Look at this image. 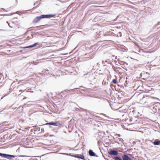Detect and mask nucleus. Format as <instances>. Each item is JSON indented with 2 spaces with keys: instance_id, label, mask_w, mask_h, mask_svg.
Returning <instances> with one entry per match:
<instances>
[{
  "instance_id": "f257e3e1",
  "label": "nucleus",
  "mask_w": 160,
  "mask_h": 160,
  "mask_svg": "<svg viewBox=\"0 0 160 160\" xmlns=\"http://www.w3.org/2000/svg\"><path fill=\"white\" fill-rule=\"evenodd\" d=\"M0 156L10 160H12L13 158H15L16 157V155H10L1 152H0Z\"/></svg>"
},
{
  "instance_id": "f03ea898",
  "label": "nucleus",
  "mask_w": 160,
  "mask_h": 160,
  "mask_svg": "<svg viewBox=\"0 0 160 160\" xmlns=\"http://www.w3.org/2000/svg\"><path fill=\"white\" fill-rule=\"evenodd\" d=\"M50 125L54 126H58L59 127H61L62 126V125L59 122L57 121L55 122H50L48 123H46L45 124H44L42 125L41 126H44L45 125Z\"/></svg>"
},
{
  "instance_id": "7ed1b4c3",
  "label": "nucleus",
  "mask_w": 160,
  "mask_h": 160,
  "mask_svg": "<svg viewBox=\"0 0 160 160\" xmlns=\"http://www.w3.org/2000/svg\"><path fill=\"white\" fill-rule=\"evenodd\" d=\"M123 160H133L131 158V155L130 154L124 153L122 155Z\"/></svg>"
},
{
  "instance_id": "20e7f679",
  "label": "nucleus",
  "mask_w": 160,
  "mask_h": 160,
  "mask_svg": "<svg viewBox=\"0 0 160 160\" xmlns=\"http://www.w3.org/2000/svg\"><path fill=\"white\" fill-rule=\"evenodd\" d=\"M109 154L111 156H117L118 155V151L117 150L110 149L108 152Z\"/></svg>"
},
{
  "instance_id": "39448f33",
  "label": "nucleus",
  "mask_w": 160,
  "mask_h": 160,
  "mask_svg": "<svg viewBox=\"0 0 160 160\" xmlns=\"http://www.w3.org/2000/svg\"><path fill=\"white\" fill-rule=\"evenodd\" d=\"M72 156L73 157L75 158L81 159L83 160L85 159V156L83 155V154H74Z\"/></svg>"
},
{
  "instance_id": "423d86ee",
  "label": "nucleus",
  "mask_w": 160,
  "mask_h": 160,
  "mask_svg": "<svg viewBox=\"0 0 160 160\" xmlns=\"http://www.w3.org/2000/svg\"><path fill=\"white\" fill-rule=\"evenodd\" d=\"M151 108L155 112H157V110H158L159 109L158 107L155 105L154 104H153L151 106Z\"/></svg>"
},
{
  "instance_id": "0eeeda50",
  "label": "nucleus",
  "mask_w": 160,
  "mask_h": 160,
  "mask_svg": "<svg viewBox=\"0 0 160 160\" xmlns=\"http://www.w3.org/2000/svg\"><path fill=\"white\" fill-rule=\"evenodd\" d=\"M88 153L89 155L91 157H98V156L92 150L90 149L88 152Z\"/></svg>"
},
{
  "instance_id": "6e6552de",
  "label": "nucleus",
  "mask_w": 160,
  "mask_h": 160,
  "mask_svg": "<svg viewBox=\"0 0 160 160\" xmlns=\"http://www.w3.org/2000/svg\"><path fill=\"white\" fill-rule=\"evenodd\" d=\"M56 15V14H44V18H52L54 17Z\"/></svg>"
},
{
  "instance_id": "1a4fd4ad",
  "label": "nucleus",
  "mask_w": 160,
  "mask_h": 160,
  "mask_svg": "<svg viewBox=\"0 0 160 160\" xmlns=\"http://www.w3.org/2000/svg\"><path fill=\"white\" fill-rule=\"evenodd\" d=\"M153 144L155 145H160V140L158 139H156L152 142Z\"/></svg>"
},
{
  "instance_id": "9d476101",
  "label": "nucleus",
  "mask_w": 160,
  "mask_h": 160,
  "mask_svg": "<svg viewBox=\"0 0 160 160\" xmlns=\"http://www.w3.org/2000/svg\"><path fill=\"white\" fill-rule=\"evenodd\" d=\"M32 45L33 47H34L37 46V48H39L42 47V44L40 43L39 42H35L34 44H32Z\"/></svg>"
},
{
  "instance_id": "9b49d317",
  "label": "nucleus",
  "mask_w": 160,
  "mask_h": 160,
  "mask_svg": "<svg viewBox=\"0 0 160 160\" xmlns=\"http://www.w3.org/2000/svg\"><path fill=\"white\" fill-rule=\"evenodd\" d=\"M41 20L39 18V16H37L34 18L32 22V23H38L39 21Z\"/></svg>"
},
{
  "instance_id": "f8f14e48",
  "label": "nucleus",
  "mask_w": 160,
  "mask_h": 160,
  "mask_svg": "<svg viewBox=\"0 0 160 160\" xmlns=\"http://www.w3.org/2000/svg\"><path fill=\"white\" fill-rule=\"evenodd\" d=\"M112 158L114 159V160H123L122 155V158H121L119 156H117L112 157Z\"/></svg>"
},
{
  "instance_id": "ddd939ff",
  "label": "nucleus",
  "mask_w": 160,
  "mask_h": 160,
  "mask_svg": "<svg viewBox=\"0 0 160 160\" xmlns=\"http://www.w3.org/2000/svg\"><path fill=\"white\" fill-rule=\"evenodd\" d=\"M65 41V42H64V41H63V42L62 43V46H64L63 47H62V48L61 49H62V50H63V49H64V48H65L64 47L65 46H66V45L67 44V42H66V41Z\"/></svg>"
},
{
  "instance_id": "4468645a",
  "label": "nucleus",
  "mask_w": 160,
  "mask_h": 160,
  "mask_svg": "<svg viewBox=\"0 0 160 160\" xmlns=\"http://www.w3.org/2000/svg\"><path fill=\"white\" fill-rule=\"evenodd\" d=\"M133 43H134L135 45L137 47L139 48L140 47V43H137L135 40L131 41Z\"/></svg>"
},
{
  "instance_id": "2eb2a0df",
  "label": "nucleus",
  "mask_w": 160,
  "mask_h": 160,
  "mask_svg": "<svg viewBox=\"0 0 160 160\" xmlns=\"http://www.w3.org/2000/svg\"><path fill=\"white\" fill-rule=\"evenodd\" d=\"M118 138H117V137L114 138V137H113V139L114 140V142L115 143H119L118 142V141H119L118 139Z\"/></svg>"
},
{
  "instance_id": "dca6fc26",
  "label": "nucleus",
  "mask_w": 160,
  "mask_h": 160,
  "mask_svg": "<svg viewBox=\"0 0 160 160\" xmlns=\"http://www.w3.org/2000/svg\"><path fill=\"white\" fill-rule=\"evenodd\" d=\"M138 52L139 53H138L139 54L141 55H144L143 54L144 52L143 50L140 49L139 51H138Z\"/></svg>"
},
{
  "instance_id": "f3484780",
  "label": "nucleus",
  "mask_w": 160,
  "mask_h": 160,
  "mask_svg": "<svg viewBox=\"0 0 160 160\" xmlns=\"http://www.w3.org/2000/svg\"><path fill=\"white\" fill-rule=\"evenodd\" d=\"M112 82L114 84H116L117 83V80L116 79H113L112 80Z\"/></svg>"
},
{
  "instance_id": "a211bd4d",
  "label": "nucleus",
  "mask_w": 160,
  "mask_h": 160,
  "mask_svg": "<svg viewBox=\"0 0 160 160\" xmlns=\"http://www.w3.org/2000/svg\"><path fill=\"white\" fill-rule=\"evenodd\" d=\"M23 108L21 106H20L17 109H19L18 111L20 110V112H21V111H22L23 110Z\"/></svg>"
},
{
  "instance_id": "6ab92c4d",
  "label": "nucleus",
  "mask_w": 160,
  "mask_h": 160,
  "mask_svg": "<svg viewBox=\"0 0 160 160\" xmlns=\"http://www.w3.org/2000/svg\"><path fill=\"white\" fill-rule=\"evenodd\" d=\"M39 17L40 20L44 18V14H42L41 16H39Z\"/></svg>"
},
{
  "instance_id": "aec40b11",
  "label": "nucleus",
  "mask_w": 160,
  "mask_h": 160,
  "mask_svg": "<svg viewBox=\"0 0 160 160\" xmlns=\"http://www.w3.org/2000/svg\"><path fill=\"white\" fill-rule=\"evenodd\" d=\"M24 86L22 84L19 85L18 87V88H22Z\"/></svg>"
},
{
  "instance_id": "412c9836",
  "label": "nucleus",
  "mask_w": 160,
  "mask_h": 160,
  "mask_svg": "<svg viewBox=\"0 0 160 160\" xmlns=\"http://www.w3.org/2000/svg\"><path fill=\"white\" fill-rule=\"evenodd\" d=\"M78 91H79V92H80V93H82V92H81V91H85V90H83V89H82L80 90V89L79 88H78Z\"/></svg>"
},
{
  "instance_id": "4be33fe9",
  "label": "nucleus",
  "mask_w": 160,
  "mask_h": 160,
  "mask_svg": "<svg viewBox=\"0 0 160 160\" xmlns=\"http://www.w3.org/2000/svg\"><path fill=\"white\" fill-rule=\"evenodd\" d=\"M3 15H5H5H3V14L0 15V20L1 19L3 18Z\"/></svg>"
},
{
  "instance_id": "5701e85b",
  "label": "nucleus",
  "mask_w": 160,
  "mask_h": 160,
  "mask_svg": "<svg viewBox=\"0 0 160 160\" xmlns=\"http://www.w3.org/2000/svg\"><path fill=\"white\" fill-rule=\"evenodd\" d=\"M40 3H38V1H37L33 5L34 6H35L37 4V5H38Z\"/></svg>"
},
{
  "instance_id": "b1692460",
  "label": "nucleus",
  "mask_w": 160,
  "mask_h": 160,
  "mask_svg": "<svg viewBox=\"0 0 160 160\" xmlns=\"http://www.w3.org/2000/svg\"><path fill=\"white\" fill-rule=\"evenodd\" d=\"M160 40V38L159 39V37H158V36L157 37V38H155H155H154L152 40Z\"/></svg>"
},
{
  "instance_id": "393cba45",
  "label": "nucleus",
  "mask_w": 160,
  "mask_h": 160,
  "mask_svg": "<svg viewBox=\"0 0 160 160\" xmlns=\"http://www.w3.org/2000/svg\"><path fill=\"white\" fill-rule=\"evenodd\" d=\"M35 130L36 131V130H37L38 129V131H40V128H34Z\"/></svg>"
},
{
  "instance_id": "a878e982",
  "label": "nucleus",
  "mask_w": 160,
  "mask_h": 160,
  "mask_svg": "<svg viewBox=\"0 0 160 160\" xmlns=\"http://www.w3.org/2000/svg\"><path fill=\"white\" fill-rule=\"evenodd\" d=\"M114 136H117L118 137H121V135L119 134H117V133L115 134Z\"/></svg>"
},
{
  "instance_id": "bb28decb",
  "label": "nucleus",
  "mask_w": 160,
  "mask_h": 160,
  "mask_svg": "<svg viewBox=\"0 0 160 160\" xmlns=\"http://www.w3.org/2000/svg\"><path fill=\"white\" fill-rule=\"evenodd\" d=\"M28 46V48H33L32 44L29 45V46Z\"/></svg>"
},
{
  "instance_id": "cd10ccee",
  "label": "nucleus",
  "mask_w": 160,
  "mask_h": 160,
  "mask_svg": "<svg viewBox=\"0 0 160 160\" xmlns=\"http://www.w3.org/2000/svg\"><path fill=\"white\" fill-rule=\"evenodd\" d=\"M74 154H71V153L68 154V155H68V156H69L73 157V156H72L73 155H74Z\"/></svg>"
},
{
  "instance_id": "c85d7f7f",
  "label": "nucleus",
  "mask_w": 160,
  "mask_h": 160,
  "mask_svg": "<svg viewBox=\"0 0 160 160\" xmlns=\"http://www.w3.org/2000/svg\"><path fill=\"white\" fill-rule=\"evenodd\" d=\"M125 62L123 61H120L119 62V63L121 64V65H123L124 63Z\"/></svg>"
},
{
  "instance_id": "c756f323",
  "label": "nucleus",
  "mask_w": 160,
  "mask_h": 160,
  "mask_svg": "<svg viewBox=\"0 0 160 160\" xmlns=\"http://www.w3.org/2000/svg\"><path fill=\"white\" fill-rule=\"evenodd\" d=\"M60 154H63V155H68V153H60Z\"/></svg>"
},
{
  "instance_id": "7c9ffc66",
  "label": "nucleus",
  "mask_w": 160,
  "mask_h": 160,
  "mask_svg": "<svg viewBox=\"0 0 160 160\" xmlns=\"http://www.w3.org/2000/svg\"><path fill=\"white\" fill-rule=\"evenodd\" d=\"M118 139L119 141L120 142H121L123 140V139L121 138H119Z\"/></svg>"
},
{
  "instance_id": "2f4dec72",
  "label": "nucleus",
  "mask_w": 160,
  "mask_h": 160,
  "mask_svg": "<svg viewBox=\"0 0 160 160\" xmlns=\"http://www.w3.org/2000/svg\"><path fill=\"white\" fill-rule=\"evenodd\" d=\"M158 23H159V22H158L157 24L154 25L153 26V28H156V27L157 26L158 24Z\"/></svg>"
},
{
  "instance_id": "473e14b6",
  "label": "nucleus",
  "mask_w": 160,
  "mask_h": 160,
  "mask_svg": "<svg viewBox=\"0 0 160 160\" xmlns=\"http://www.w3.org/2000/svg\"><path fill=\"white\" fill-rule=\"evenodd\" d=\"M28 47V46H26V47H23L22 48H23V49L28 48V47Z\"/></svg>"
},
{
  "instance_id": "72a5a7b5",
  "label": "nucleus",
  "mask_w": 160,
  "mask_h": 160,
  "mask_svg": "<svg viewBox=\"0 0 160 160\" xmlns=\"http://www.w3.org/2000/svg\"><path fill=\"white\" fill-rule=\"evenodd\" d=\"M7 23L8 24V25H9V26L10 27H11V28H12V26H11V25H10L9 23H8V21H7Z\"/></svg>"
},
{
  "instance_id": "f704fd0d",
  "label": "nucleus",
  "mask_w": 160,
  "mask_h": 160,
  "mask_svg": "<svg viewBox=\"0 0 160 160\" xmlns=\"http://www.w3.org/2000/svg\"><path fill=\"white\" fill-rule=\"evenodd\" d=\"M88 85H91V81H88Z\"/></svg>"
},
{
  "instance_id": "c9c22d12",
  "label": "nucleus",
  "mask_w": 160,
  "mask_h": 160,
  "mask_svg": "<svg viewBox=\"0 0 160 160\" xmlns=\"http://www.w3.org/2000/svg\"><path fill=\"white\" fill-rule=\"evenodd\" d=\"M119 34L120 36L121 37L122 36V33H121V32H119Z\"/></svg>"
},
{
  "instance_id": "e433bc0d",
  "label": "nucleus",
  "mask_w": 160,
  "mask_h": 160,
  "mask_svg": "<svg viewBox=\"0 0 160 160\" xmlns=\"http://www.w3.org/2000/svg\"><path fill=\"white\" fill-rule=\"evenodd\" d=\"M82 45V42H79V43L78 44V46H81Z\"/></svg>"
},
{
  "instance_id": "4c0bfd02",
  "label": "nucleus",
  "mask_w": 160,
  "mask_h": 160,
  "mask_svg": "<svg viewBox=\"0 0 160 160\" xmlns=\"http://www.w3.org/2000/svg\"><path fill=\"white\" fill-rule=\"evenodd\" d=\"M41 132H44V129L43 128H42L41 129Z\"/></svg>"
},
{
  "instance_id": "58836bf2",
  "label": "nucleus",
  "mask_w": 160,
  "mask_h": 160,
  "mask_svg": "<svg viewBox=\"0 0 160 160\" xmlns=\"http://www.w3.org/2000/svg\"><path fill=\"white\" fill-rule=\"evenodd\" d=\"M20 151V148H18V149L16 151L19 152Z\"/></svg>"
},
{
  "instance_id": "ea45409f",
  "label": "nucleus",
  "mask_w": 160,
  "mask_h": 160,
  "mask_svg": "<svg viewBox=\"0 0 160 160\" xmlns=\"http://www.w3.org/2000/svg\"><path fill=\"white\" fill-rule=\"evenodd\" d=\"M105 62H107L108 64H110V63L108 62V60H106L105 61Z\"/></svg>"
},
{
  "instance_id": "a19ab883",
  "label": "nucleus",
  "mask_w": 160,
  "mask_h": 160,
  "mask_svg": "<svg viewBox=\"0 0 160 160\" xmlns=\"http://www.w3.org/2000/svg\"><path fill=\"white\" fill-rule=\"evenodd\" d=\"M72 90V89H70V90H68V89H67V90H66V92H67V91H70V90Z\"/></svg>"
},
{
  "instance_id": "79ce46f5",
  "label": "nucleus",
  "mask_w": 160,
  "mask_h": 160,
  "mask_svg": "<svg viewBox=\"0 0 160 160\" xmlns=\"http://www.w3.org/2000/svg\"><path fill=\"white\" fill-rule=\"evenodd\" d=\"M80 88L81 87H82V88H86V87H83V86H81V87H80Z\"/></svg>"
},
{
  "instance_id": "37998d69",
  "label": "nucleus",
  "mask_w": 160,
  "mask_h": 160,
  "mask_svg": "<svg viewBox=\"0 0 160 160\" xmlns=\"http://www.w3.org/2000/svg\"><path fill=\"white\" fill-rule=\"evenodd\" d=\"M33 63L34 64H36V62H33Z\"/></svg>"
},
{
  "instance_id": "c03bdc74",
  "label": "nucleus",
  "mask_w": 160,
  "mask_h": 160,
  "mask_svg": "<svg viewBox=\"0 0 160 160\" xmlns=\"http://www.w3.org/2000/svg\"><path fill=\"white\" fill-rule=\"evenodd\" d=\"M76 110L78 111L79 110V109L78 108H76Z\"/></svg>"
},
{
  "instance_id": "a18cd8bd",
  "label": "nucleus",
  "mask_w": 160,
  "mask_h": 160,
  "mask_svg": "<svg viewBox=\"0 0 160 160\" xmlns=\"http://www.w3.org/2000/svg\"><path fill=\"white\" fill-rule=\"evenodd\" d=\"M104 158L106 160H108V159L106 158Z\"/></svg>"
},
{
  "instance_id": "49530a36",
  "label": "nucleus",
  "mask_w": 160,
  "mask_h": 160,
  "mask_svg": "<svg viewBox=\"0 0 160 160\" xmlns=\"http://www.w3.org/2000/svg\"><path fill=\"white\" fill-rule=\"evenodd\" d=\"M23 47H19V48H23Z\"/></svg>"
},
{
  "instance_id": "de8ad7c7",
  "label": "nucleus",
  "mask_w": 160,
  "mask_h": 160,
  "mask_svg": "<svg viewBox=\"0 0 160 160\" xmlns=\"http://www.w3.org/2000/svg\"><path fill=\"white\" fill-rule=\"evenodd\" d=\"M41 26H38L37 27V28H40L41 27Z\"/></svg>"
},
{
  "instance_id": "09e8293b",
  "label": "nucleus",
  "mask_w": 160,
  "mask_h": 160,
  "mask_svg": "<svg viewBox=\"0 0 160 160\" xmlns=\"http://www.w3.org/2000/svg\"><path fill=\"white\" fill-rule=\"evenodd\" d=\"M22 89H20V90H19V92H22Z\"/></svg>"
},
{
  "instance_id": "8fccbe9b",
  "label": "nucleus",
  "mask_w": 160,
  "mask_h": 160,
  "mask_svg": "<svg viewBox=\"0 0 160 160\" xmlns=\"http://www.w3.org/2000/svg\"><path fill=\"white\" fill-rule=\"evenodd\" d=\"M30 64V63H27V64H26V65H27V66H28V65Z\"/></svg>"
},
{
  "instance_id": "3c124183",
  "label": "nucleus",
  "mask_w": 160,
  "mask_h": 160,
  "mask_svg": "<svg viewBox=\"0 0 160 160\" xmlns=\"http://www.w3.org/2000/svg\"><path fill=\"white\" fill-rule=\"evenodd\" d=\"M117 56H116V57H115V59H117Z\"/></svg>"
},
{
  "instance_id": "603ef678",
  "label": "nucleus",
  "mask_w": 160,
  "mask_h": 160,
  "mask_svg": "<svg viewBox=\"0 0 160 160\" xmlns=\"http://www.w3.org/2000/svg\"><path fill=\"white\" fill-rule=\"evenodd\" d=\"M102 63H104V61H102Z\"/></svg>"
},
{
  "instance_id": "864d4df0",
  "label": "nucleus",
  "mask_w": 160,
  "mask_h": 160,
  "mask_svg": "<svg viewBox=\"0 0 160 160\" xmlns=\"http://www.w3.org/2000/svg\"><path fill=\"white\" fill-rule=\"evenodd\" d=\"M101 41L102 42V41H100L99 42H101Z\"/></svg>"
},
{
  "instance_id": "5fc2aeb1",
  "label": "nucleus",
  "mask_w": 160,
  "mask_h": 160,
  "mask_svg": "<svg viewBox=\"0 0 160 160\" xmlns=\"http://www.w3.org/2000/svg\"><path fill=\"white\" fill-rule=\"evenodd\" d=\"M12 42H14L15 41H13V40H12Z\"/></svg>"
},
{
  "instance_id": "6e6d98bb",
  "label": "nucleus",
  "mask_w": 160,
  "mask_h": 160,
  "mask_svg": "<svg viewBox=\"0 0 160 160\" xmlns=\"http://www.w3.org/2000/svg\"><path fill=\"white\" fill-rule=\"evenodd\" d=\"M58 1L61 2V1L60 0H59Z\"/></svg>"
},
{
  "instance_id": "4d7b16f0",
  "label": "nucleus",
  "mask_w": 160,
  "mask_h": 160,
  "mask_svg": "<svg viewBox=\"0 0 160 160\" xmlns=\"http://www.w3.org/2000/svg\"><path fill=\"white\" fill-rule=\"evenodd\" d=\"M108 131H107V133H108Z\"/></svg>"
},
{
  "instance_id": "13d9d810",
  "label": "nucleus",
  "mask_w": 160,
  "mask_h": 160,
  "mask_svg": "<svg viewBox=\"0 0 160 160\" xmlns=\"http://www.w3.org/2000/svg\"><path fill=\"white\" fill-rule=\"evenodd\" d=\"M124 50H125V49H124V50L122 49V50L124 51Z\"/></svg>"
},
{
  "instance_id": "bf43d9fd",
  "label": "nucleus",
  "mask_w": 160,
  "mask_h": 160,
  "mask_svg": "<svg viewBox=\"0 0 160 160\" xmlns=\"http://www.w3.org/2000/svg\"><path fill=\"white\" fill-rule=\"evenodd\" d=\"M2 46H0V47H2Z\"/></svg>"
}]
</instances>
